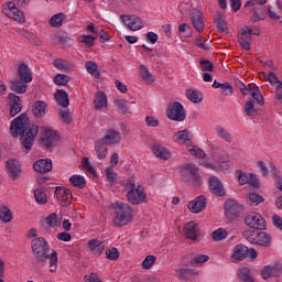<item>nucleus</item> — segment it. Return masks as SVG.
<instances>
[{"mask_svg": "<svg viewBox=\"0 0 282 282\" xmlns=\"http://www.w3.org/2000/svg\"><path fill=\"white\" fill-rule=\"evenodd\" d=\"M32 254L40 265H45L48 261V272L58 270V252L52 250L50 242L43 237L33 238L31 240ZM52 250V252H50Z\"/></svg>", "mask_w": 282, "mask_h": 282, "instance_id": "1", "label": "nucleus"}, {"mask_svg": "<svg viewBox=\"0 0 282 282\" xmlns=\"http://www.w3.org/2000/svg\"><path fill=\"white\" fill-rule=\"evenodd\" d=\"M10 131L13 138H19V135H22V144L24 149L30 151V149H32L34 145V138H36V133H39V126H30L28 115L22 113L11 122Z\"/></svg>", "mask_w": 282, "mask_h": 282, "instance_id": "2", "label": "nucleus"}, {"mask_svg": "<svg viewBox=\"0 0 282 282\" xmlns=\"http://www.w3.org/2000/svg\"><path fill=\"white\" fill-rule=\"evenodd\" d=\"M123 191L126 193V198L129 204L133 206H140V204H147V193L144 187L141 185L135 186V182L128 180L123 183Z\"/></svg>", "mask_w": 282, "mask_h": 282, "instance_id": "3", "label": "nucleus"}, {"mask_svg": "<svg viewBox=\"0 0 282 282\" xmlns=\"http://www.w3.org/2000/svg\"><path fill=\"white\" fill-rule=\"evenodd\" d=\"M113 224L119 228H122V226H127V224H129V221H131V219L133 218V209L127 203H116L113 206Z\"/></svg>", "mask_w": 282, "mask_h": 282, "instance_id": "4", "label": "nucleus"}, {"mask_svg": "<svg viewBox=\"0 0 282 282\" xmlns=\"http://www.w3.org/2000/svg\"><path fill=\"white\" fill-rule=\"evenodd\" d=\"M181 180L187 182L194 186L202 184V177L199 176V169L191 164H185L181 167Z\"/></svg>", "mask_w": 282, "mask_h": 282, "instance_id": "5", "label": "nucleus"}, {"mask_svg": "<svg viewBox=\"0 0 282 282\" xmlns=\"http://www.w3.org/2000/svg\"><path fill=\"white\" fill-rule=\"evenodd\" d=\"M2 14H6L9 19L17 21L18 23H25V14L23 11L17 8L14 2H7L2 6Z\"/></svg>", "mask_w": 282, "mask_h": 282, "instance_id": "6", "label": "nucleus"}, {"mask_svg": "<svg viewBox=\"0 0 282 282\" xmlns=\"http://www.w3.org/2000/svg\"><path fill=\"white\" fill-rule=\"evenodd\" d=\"M245 224L254 230H265V219L261 214L256 212H250L246 215Z\"/></svg>", "mask_w": 282, "mask_h": 282, "instance_id": "7", "label": "nucleus"}, {"mask_svg": "<svg viewBox=\"0 0 282 282\" xmlns=\"http://www.w3.org/2000/svg\"><path fill=\"white\" fill-rule=\"evenodd\" d=\"M166 113L170 120H175L176 122H182L186 120V112L184 111V106H182L180 101L170 105Z\"/></svg>", "mask_w": 282, "mask_h": 282, "instance_id": "8", "label": "nucleus"}, {"mask_svg": "<svg viewBox=\"0 0 282 282\" xmlns=\"http://www.w3.org/2000/svg\"><path fill=\"white\" fill-rule=\"evenodd\" d=\"M120 20L132 32H138L144 28V21L138 15H120Z\"/></svg>", "mask_w": 282, "mask_h": 282, "instance_id": "9", "label": "nucleus"}, {"mask_svg": "<svg viewBox=\"0 0 282 282\" xmlns=\"http://www.w3.org/2000/svg\"><path fill=\"white\" fill-rule=\"evenodd\" d=\"M55 196L59 204V206H63V208H67L72 205V191H69L66 187H56L55 188Z\"/></svg>", "mask_w": 282, "mask_h": 282, "instance_id": "10", "label": "nucleus"}, {"mask_svg": "<svg viewBox=\"0 0 282 282\" xmlns=\"http://www.w3.org/2000/svg\"><path fill=\"white\" fill-rule=\"evenodd\" d=\"M100 140L107 143L108 147H113V144H120L122 134L115 128H109L105 131V135Z\"/></svg>", "mask_w": 282, "mask_h": 282, "instance_id": "11", "label": "nucleus"}, {"mask_svg": "<svg viewBox=\"0 0 282 282\" xmlns=\"http://www.w3.org/2000/svg\"><path fill=\"white\" fill-rule=\"evenodd\" d=\"M40 132L42 133L41 140L44 147L50 148L54 145V142H58V134L54 130L43 127Z\"/></svg>", "mask_w": 282, "mask_h": 282, "instance_id": "12", "label": "nucleus"}, {"mask_svg": "<svg viewBox=\"0 0 282 282\" xmlns=\"http://www.w3.org/2000/svg\"><path fill=\"white\" fill-rule=\"evenodd\" d=\"M8 107L10 109L11 118H14L17 113H21V109H23V106L21 105V97L17 96L14 93L9 94Z\"/></svg>", "mask_w": 282, "mask_h": 282, "instance_id": "13", "label": "nucleus"}, {"mask_svg": "<svg viewBox=\"0 0 282 282\" xmlns=\"http://www.w3.org/2000/svg\"><path fill=\"white\" fill-rule=\"evenodd\" d=\"M241 210H243V207L239 205L235 200H227L225 203V215L229 219H235V217H239L241 215Z\"/></svg>", "mask_w": 282, "mask_h": 282, "instance_id": "14", "label": "nucleus"}, {"mask_svg": "<svg viewBox=\"0 0 282 282\" xmlns=\"http://www.w3.org/2000/svg\"><path fill=\"white\" fill-rule=\"evenodd\" d=\"M191 21L196 32H204L206 25L204 23V14L197 9H193L191 12Z\"/></svg>", "mask_w": 282, "mask_h": 282, "instance_id": "15", "label": "nucleus"}, {"mask_svg": "<svg viewBox=\"0 0 282 282\" xmlns=\"http://www.w3.org/2000/svg\"><path fill=\"white\" fill-rule=\"evenodd\" d=\"M186 239H192V241H197L199 239V225L195 221H188L183 229Z\"/></svg>", "mask_w": 282, "mask_h": 282, "instance_id": "16", "label": "nucleus"}, {"mask_svg": "<svg viewBox=\"0 0 282 282\" xmlns=\"http://www.w3.org/2000/svg\"><path fill=\"white\" fill-rule=\"evenodd\" d=\"M7 173L11 180H19L21 177V163L14 159L7 161Z\"/></svg>", "mask_w": 282, "mask_h": 282, "instance_id": "17", "label": "nucleus"}, {"mask_svg": "<svg viewBox=\"0 0 282 282\" xmlns=\"http://www.w3.org/2000/svg\"><path fill=\"white\" fill-rule=\"evenodd\" d=\"M206 197L204 195L197 196L194 200H191L187 205L188 210L194 214L202 213L206 208Z\"/></svg>", "mask_w": 282, "mask_h": 282, "instance_id": "18", "label": "nucleus"}, {"mask_svg": "<svg viewBox=\"0 0 282 282\" xmlns=\"http://www.w3.org/2000/svg\"><path fill=\"white\" fill-rule=\"evenodd\" d=\"M209 191H212L213 195H217V197H224L226 195V189H224V184L216 176L209 177Z\"/></svg>", "mask_w": 282, "mask_h": 282, "instance_id": "19", "label": "nucleus"}, {"mask_svg": "<svg viewBox=\"0 0 282 282\" xmlns=\"http://www.w3.org/2000/svg\"><path fill=\"white\" fill-rule=\"evenodd\" d=\"M252 34L259 36V33H252V30L245 28L239 36V43L243 50H250V42L252 41Z\"/></svg>", "mask_w": 282, "mask_h": 282, "instance_id": "20", "label": "nucleus"}, {"mask_svg": "<svg viewBox=\"0 0 282 282\" xmlns=\"http://www.w3.org/2000/svg\"><path fill=\"white\" fill-rule=\"evenodd\" d=\"M151 151L160 160H171V151L160 143H153Z\"/></svg>", "mask_w": 282, "mask_h": 282, "instance_id": "21", "label": "nucleus"}, {"mask_svg": "<svg viewBox=\"0 0 282 282\" xmlns=\"http://www.w3.org/2000/svg\"><path fill=\"white\" fill-rule=\"evenodd\" d=\"M53 165H52V160L50 159H40L33 164V170L36 173H50L52 171Z\"/></svg>", "mask_w": 282, "mask_h": 282, "instance_id": "22", "label": "nucleus"}, {"mask_svg": "<svg viewBox=\"0 0 282 282\" xmlns=\"http://www.w3.org/2000/svg\"><path fill=\"white\" fill-rule=\"evenodd\" d=\"M88 250L91 254L100 257L105 252V242L98 239H90L88 241Z\"/></svg>", "mask_w": 282, "mask_h": 282, "instance_id": "23", "label": "nucleus"}, {"mask_svg": "<svg viewBox=\"0 0 282 282\" xmlns=\"http://www.w3.org/2000/svg\"><path fill=\"white\" fill-rule=\"evenodd\" d=\"M107 147L109 144L105 143L101 139L95 141V153L97 159L105 160L109 153Z\"/></svg>", "mask_w": 282, "mask_h": 282, "instance_id": "24", "label": "nucleus"}, {"mask_svg": "<svg viewBox=\"0 0 282 282\" xmlns=\"http://www.w3.org/2000/svg\"><path fill=\"white\" fill-rule=\"evenodd\" d=\"M249 94L250 96H252L253 100H256L260 107H263V105H265L263 94H261L259 86L254 84H249Z\"/></svg>", "mask_w": 282, "mask_h": 282, "instance_id": "25", "label": "nucleus"}, {"mask_svg": "<svg viewBox=\"0 0 282 282\" xmlns=\"http://www.w3.org/2000/svg\"><path fill=\"white\" fill-rule=\"evenodd\" d=\"M18 76L23 83H32V72L25 63L19 65Z\"/></svg>", "mask_w": 282, "mask_h": 282, "instance_id": "26", "label": "nucleus"}, {"mask_svg": "<svg viewBox=\"0 0 282 282\" xmlns=\"http://www.w3.org/2000/svg\"><path fill=\"white\" fill-rule=\"evenodd\" d=\"M174 140L177 142V144H191L193 135L188 130H181L174 133Z\"/></svg>", "mask_w": 282, "mask_h": 282, "instance_id": "27", "label": "nucleus"}, {"mask_svg": "<svg viewBox=\"0 0 282 282\" xmlns=\"http://www.w3.org/2000/svg\"><path fill=\"white\" fill-rule=\"evenodd\" d=\"M261 276L264 280L271 279V276H281V269L276 265H265L262 269Z\"/></svg>", "mask_w": 282, "mask_h": 282, "instance_id": "28", "label": "nucleus"}, {"mask_svg": "<svg viewBox=\"0 0 282 282\" xmlns=\"http://www.w3.org/2000/svg\"><path fill=\"white\" fill-rule=\"evenodd\" d=\"M9 87L11 91H15V94H25V91H28V83L21 79L11 80Z\"/></svg>", "mask_w": 282, "mask_h": 282, "instance_id": "29", "label": "nucleus"}, {"mask_svg": "<svg viewBox=\"0 0 282 282\" xmlns=\"http://www.w3.org/2000/svg\"><path fill=\"white\" fill-rule=\"evenodd\" d=\"M95 109H107V95L102 91H97L94 99Z\"/></svg>", "mask_w": 282, "mask_h": 282, "instance_id": "30", "label": "nucleus"}, {"mask_svg": "<svg viewBox=\"0 0 282 282\" xmlns=\"http://www.w3.org/2000/svg\"><path fill=\"white\" fill-rule=\"evenodd\" d=\"M246 254H248V248L246 245H237L231 257L232 259H236V261H243V259H246Z\"/></svg>", "mask_w": 282, "mask_h": 282, "instance_id": "31", "label": "nucleus"}, {"mask_svg": "<svg viewBox=\"0 0 282 282\" xmlns=\"http://www.w3.org/2000/svg\"><path fill=\"white\" fill-rule=\"evenodd\" d=\"M55 100L59 107H69V96L64 90H57L55 94Z\"/></svg>", "mask_w": 282, "mask_h": 282, "instance_id": "32", "label": "nucleus"}, {"mask_svg": "<svg viewBox=\"0 0 282 282\" xmlns=\"http://www.w3.org/2000/svg\"><path fill=\"white\" fill-rule=\"evenodd\" d=\"M53 65L59 72H69L72 69V63L67 59L57 58L53 62Z\"/></svg>", "mask_w": 282, "mask_h": 282, "instance_id": "33", "label": "nucleus"}, {"mask_svg": "<svg viewBox=\"0 0 282 282\" xmlns=\"http://www.w3.org/2000/svg\"><path fill=\"white\" fill-rule=\"evenodd\" d=\"M86 72L90 74V76H94L95 78H100V70L98 69V64L93 61H87L85 63Z\"/></svg>", "mask_w": 282, "mask_h": 282, "instance_id": "34", "label": "nucleus"}, {"mask_svg": "<svg viewBox=\"0 0 282 282\" xmlns=\"http://www.w3.org/2000/svg\"><path fill=\"white\" fill-rule=\"evenodd\" d=\"M186 97L188 98V100H191V102H194L196 105L204 100V95H202L199 90L188 89L186 90Z\"/></svg>", "mask_w": 282, "mask_h": 282, "instance_id": "35", "label": "nucleus"}, {"mask_svg": "<svg viewBox=\"0 0 282 282\" xmlns=\"http://www.w3.org/2000/svg\"><path fill=\"white\" fill-rule=\"evenodd\" d=\"M33 112L36 118H43V116L47 113V104H45L44 101L35 102Z\"/></svg>", "mask_w": 282, "mask_h": 282, "instance_id": "36", "label": "nucleus"}, {"mask_svg": "<svg viewBox=\"0 0 282 282\" xmlns=\"http://www.w3.org/2000/svg\"><path fill=\"white\" fill-rule=\"evenodd\" d=\"M62 219L58 214L53 213L45 218V224L48 225L50 228H57V226H61Z\"/></svg>", "mask_w": 282, "mask_h": 282, "instance_id": "37", "label": "nucleus"}, {"mask_svg": "<svg viewBox=\"0 0 282 282\" xmlns=\"http://www.w3.org/2000/svg\"><path fill=\"white\" fill-rule=\"evenodd\" d=\"M237 276L242 282H254V279L250 276V269L247 267H242L238 270Z\"/></svg>", "mask_w": 282, "mask_h": 282, "instance_id": "38", "label": "nucleus"}, {"mask_svg": "<svg viewBox=\"0 0 282 282\" xmlns=\"http://www.w3.org/2000/svg\"><path fill=\"white\" fill-rule=\"evenodd\" d=\"M13 218L14 217L10 208L6 206L0 207V221H3V224H10V221H12Z\"/></svg>", "mask_w": 282, "mask_h": 282, "instance_id": "39", "label": "nucleus"}, {"mask_svg": "<svg viewBox=\"0 0 282 282\" xmlns=\"http://www.w3.org/2000/svg\"><path fill=\"white\" fill-rule=\"evenodd\" d=\"M140 76L142 80L147 83V85H151L152 83H155V78L153 77V75H151V73H149V69H147V66L144 65H141L140 67Z\"/></svg>", "mask_w": 282, "mask_h": 282, "instance_id": "40", "label": "nucleus"}, {"mask_svg": "<svg viewBox=\"0 0 282 282\" xmlns=\"http://www.w3.org/2000/svg\"><path fill=\"white\" fill-rule=\"evenodd\" d=\"M215 24L218 32L224 33L228 31V24L224 21V15L221 13L216 14Z\"/></svg>", "mask_w": 282, "mask_h": 282, "instance_id": "41", "label": "nucleus"}, {"mask_svg": "<svg viewBox=\"0 0 282 282\" xmlns=\"http://www.w3.org/2000/svg\"><path fill=\"white\" fill-rule=\"evenodd\" d=\"M69 182L72 183L75 188H85L87 186V182H85V177L80 175H73L69 178Z\"/></svg>", "mask_w": 282, "mask_h": 282, "instance_id": "42", "label": "nucleus"}, {"mask_svg": "<svg viewBox=\"0 0 282 282\" xmlns=\"http://www.w3.org/2000/svg\"><path fill=\"white\" fill-rule=\"evenodd\" d=\"M228 237V231L224 228H218L212 232L213 241H224Z\"/></svg>", "mask_w": 282, "mask_h": 282, "instance_id": "43", "label": "nucleus"}, {"mask_svg": "<svg viewBox=\"0 0 282 282\" xmlns=\"http://www.w3.org/2000/svg\"><path fill=\"white\" fill-rule=\"evenodd\" d=\"M216 132L218 138H221V140H225V142H232V134H230V132H228V130L221 126L216 127Z\"/></svg>", "mask_w": 282, "mask_h": 282, "instance_id": "44", "label": "nucleus"}, {"mask_svg": "<svg viewBox=\"0 0 282 282\" xmlns=\"http://www.w3.org/2000/svg\"><path fill=\"white\" fill-rule=\"evenodd\" d=\"M64 19H66L64 13H56L50 19V25L52 28H61V25H63Z\"/></svg>", "mask_w": 282, "mask_h": 282, "instance_id": "45", "label": "nucleus"}, {"mask_svg": "<svg viewBox=\"0 0 282 282\" xmlns=\"http://www.w3.org/2000/svg\"><path fill=\"white\" fill-rule=\"evenodd\" d=\"M34 197L37 204H47V194H45L43 188L35 189Z\"/></svg>", "mask_w": 282, "mask_h": 282, "instance_id": "46", "label": "nucleus"}, {"mask_svg": "<svg viewBox=\"0 0 282 282\" xmlns=\"http://www.w3.org/2000/svg\"><path fill=\"white\" fill-rule=\"evenodd\" d=\"M247 197L250 206H259V204H263V197L257 193H250Z\"/></svg>", "mask_w": 282, "mask_h": 282, "instance_id": "47", "label": "nucleus"}, {"mask_svg": "<svg viewBox=\"0 0 282 282\" xmlns=\"http://www.w3.org/2000/svg\"><path fill=\"white\" fill-rule=\"evenodd\" d=\"M187 151L191 153V155L199 158V160H204V158H206V152L199 148H195V145H188Z\"/></svg>", "mask_w": 282, "mask_h": 282, "instance_id": "48", "label": "nucleus"}, {"mask_svg": "<svg viewBox=\"0 0 282 282\" xmlns=\"http://www.w3.org/2000/svg\"><path fill=\"white\" fill-rule=\"evenodd\" d=\"M78 41L79 43H84L85 45H87V47H94L96 43V37H94L93 35L83 34L78 36Z\"/></svg>", "mask_w": 282, "mask_h": 282, "instance_id": "49", "label": "nucleus"}, {"mask_svg": "<svg viewBox=\"0 0 282 282\" xmlns=\"http://www.w3.org/2000/svg\"><path fill=\"white\" fill-rule=\"evenodd\" d=\"M155 261H158V258H155V256H147L145 259L142 261L143 270H151V268L155 265Z\"/></svg>", "mask_w": 282, "mask_h": 282, "instance_id": "50", "label": "nucleus"}, {"mask_svg": "<svg viewBox=\"0 0 282 282\" xmlns=\"http://www.w3.org/2000/svg\"><path fill=\"white\" fill-rule=\"evenodd\" d=\"M55 85H58L59 87H65L69 83V76L65 74H57L54 77Z\"/></svg>", "mask_w": 282, "mask_h": 282, "instance_id": "51", "label": "nucleus"}, {"mask_svg": "<svg viewBox=\"0 0 282 282\" xmlns=\"http://www.w3.org/2000/svg\"><path fill=\"white\" fill-rule=\"evenodd\" d=\"M263 78L268 80V83H270V85H278L280 83H282L281 80H279V77L276 76V74L274 72H270L268 74H262Z\"/></svg>", "mask_w": 282, "mask_h": 282, "instance_id": "52", "label": "nucleus"}, {"mask_svg": "<svg viewBox=\"0 0 282 282\" xmlns=\"http://www.w3.org/2000/svg\"><path fill=\"white\" fill-rule=\"evenodd\" d=\"M245 113H247V116H249V118H254V116H257V110L254 109V101L246 102Z\"/></svg>", "mask_w": 282, "mask_h": 282, "instance_id": "53", "label": "nucleus"}, {"mask_svg": "<svg viewBox=\"0 0 282 282\" xmlns=\"http://www.w3.org/2000/svg\"><path fill=\"white\" fill-rule=\"evenodd\" d=\"M106 257L110 261H118V259H120V252H118L116 248L106 249Z\"/></svg>", "mask_w": 282, "mask_h": 282, "instance_id": "54", "label": "nucleus"}, {"mask_svg": "<svg viewBox=\"0 0 282 282\" xmlns=\"http://www.w3.org/2000/svg\"><path fill=\"white\" fill-rule=\"evenodd\" d=\"M236 175L238 176V182L241 186H243L245 184H248V182H250V175L243 173L241 170H238L236 172Z\"/></svg>", "mask_w": 282, "mask_h": 282, "instance_id": "55", "label": "nucleus"}, {"mask_svg": "<svg viewBox=\"0 0 282 282\" xmlns=\"http://www.w3.org/2000/svg\"><path fill=\"white\" fill-rule=\"evenodd\" d=\"M106 177L109 184H116V180H118V174L111 169H106Z\"/></svg>", "mask_w": 282, "mask_h": 282, "instance_id": "56", "label": "nucleus"}, {"mask_svg": "<svg viewBox=\"0 0 282 282\" xmlns=\"http://www.w3.org/2000/svg\"><path fill=\"white\" fill-rule=\"evenodd\" d=\"M208 40L199 36L195 40L194 44L196 47H199L200 50H210V46L207 43Z\"/></svg>", "mask_w": 282, "mask_h": 282, "instance_id": "57", "label": "nucleus"}, {"mask_svg": "<svg viewBox=\"0 0 282 282\" xmlns=\"http://www.w3.org/2000/svg\"><path fill=\"white\" fill-rule=\"evenodd\" d=\"M271 238L268 234L259 231V246H270Z\"/></svg>", "mask_w": 282, "mask_h": 282, "instance_id": "58", "label": "nucleus"}, {"mask_svg": "<svg viewBox=\"0 0 282 282\" xmlns=\"http://www.w3.org/2000/svg\"><path fill=\"white\" fill-rule=\"evenodd\" d=\"M84 282H102L100 276L96 272H91L90 274L84 275Z\"/></svg>", "mask_w": 282, "mask_h": 282, "instance_id": "59", "label": "nucleus"}, {"mask_svg": "<svg viewBox=\"0 0 282 282\" xmlns=\"http://www.w3.org/2000/svg\"><path fill=\"white\" fill-rule=\"evenodd\" d=\"M59 118L66 124H69V122H72V112H69V110H61L59 111Z\"/></svg>", "mask_w": 282, "mask_h": 282, "instance_id": "60", "label": "nucleus"}, {"mask_svg": "<svg viewBox=\"0 0 282 282\" xmlns=\"http://www.w3.org/2000/svg\"><path fill=\"white\" fill-rule=\"evenodd\" d=\"M210 257L206 254H197L193 260H192V265H197L199 263H206Z\"/></svg>", "mask_w": 282, "mask_h": 282, "instance_id": "61", "label": "nucleus"}, {"mask_svg": "<svg viewBox=\"0 0 282 282\" xmlns=\"http://www.w3.org/2000/svg\"><path fill=\"white\" fill-rule=\"evenodd\" d=\"M249 21H251V23H257L258 21H265V13H259L257 11H253L252 15L249 18Z\"/></svg>", "mask_w": 282, "mask_h": 282, "instance_id": "62", "label": "nucleus"}, {"mask_svg": "<svg viewBox=\"0 0 282 282\" xmlns=\"http://www.w3.org/2000/svg\"><path fill=\"white\" fill-rule=\"evenodd\" d=\"M178 32H181V34L185 33V36L188 39V36H192L193 31H191V25L183 23L178 26Z\"/></svg>", "mask_w": 282, "mask_h": 282, "instance_id": "63", "label": "nucleus"}, {"mask_svg": "<svg viewBox=\"0 0 282 282\" xmlns=\"http://www.w3.org/2000/svg\"><path fill=\"white\" fill-rule=\"evenodd\" d=\"M220 89L225 96H232V85H230V83L223 84Z\"/></svg>", "mask_w": 282, "mask_h": 282, "instance_id": "64", "label": "nucleus"}]
</instances>
